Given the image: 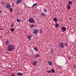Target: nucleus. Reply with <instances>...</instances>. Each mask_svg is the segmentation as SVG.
Masks as SVG:
<instances>
[{
  "mask_svg": "<svg viewBox=\"0 0 76 76\" xmlns=\"http://www.w3.org/2000/svg\"><path fill=\"white\" fill-rule=\"evenodd\" d=\"M8 51H13L14 50L15 47L13 45H8Z\"/></svg>",
  "mask_w": 76,
  "mask_h": 76,
  "instance_id": "nucleus-1",
  "label": "nucleus"
},
{
  "mask_svg": "<svg viewBox=\"0 0 76 76\" xmlns=\"http://www.w3.org/2000/svg\"><path fill=\"white\" fill-rule=\"evenodd\" d=\"M28 22L30 23H34L35 22V21L33 20L32 18H30L28 19Z\"/></svg>",
  "mask_w": 76,
  "mask_h": 76,
  "instance_id": "nucleus-2",
  "label": "nucleus"
},
{
  "mask_svg": "<svg viewBox=\"0 0 76 76\" xmlns=\"http://www.w3.org/2000/svg\"><path fill=\"white\" fill-rule=\"evenodd\" d=\"M33 33L35 35H37V33L38 32V29H34L33 30Z\"/></svg>",
  "mask_w": 76,
  "mask_h": 76,
  "instance_id": "nucleus-3",
  "label": "nucleus"
},
{
  "mask_svg": "<svg viewBox=\"0 0 76 76\" xmlns=\"http://www.w3.org/2000/svg\"><path fill=\"white\" fill-rule=\"evenodd\" d=\"M16 3L18 4H19L22 3V0H17Z\"/></svg>",
  "mask_w": 76,
  "mask_h": 76,
  "instance_id": "nucleus-4",
  "label": "nucleus"
},
{
  "mask_svg": "<svg viewBox=\"0 0 76 76\" xmlns=\"http://www.w3.org/2000/svg\"><path fill=\"white\" fill-rule=\"evenodd\" d=\"M59 46L60 48H63L64 47V44L63 43H61L59 44Z\"/></svg>",
  "mask_w": 76,
  "mask_h": 76,
  "instance_id": "nucleus-5",
  "label": "nucleus"
},
{
  "mask_svg": "<svg viewBox=\"0 0 76 76\" xmlns=\"http://www.w3.org/2000/svg\"><path fill=\"white\" fill-rule=\"evenodd\" d=\"M48 63L49 65V66H53V63L51 61H49L48 62Z\"/></svg>",
  "mask_w": 76,
  "mask_h": 76,
  "instance_id": "nucleus-6",
  "label": "nucleus"
},
{
  "mask_svg": "<svg viewBox=\"0 0 76 76\" xmlns=\"http://www.w3.org/2000/svg\"><path fill=\"white\" fill-rule=\"evenodd\" d=\"M61 30H62L63 32H64L66 31V28L65 27H62L61 28Z\"/></svg>",
  "mask_w": 76,
  "mask_h": 76,
  "instance_id": "nucleus-7",
  "label": "nucleus"
},
{
  "mask_svg": "<svg viewBox=\"0 0 76 76\" xmlns=\"http://www.w3.org/2000/svg\"><path fill=\"white\" fill-rule=\"evenodd\" d=\"M28 40H31L32 39V36H28Z\"/></svg>",
  "mask_w": 76,
  "mask_h": 76,
  "instance_id": "nucleus-8",
  "label": "nucleus"
},
{
  "mask_svg": "<svg viewBox=\"0 0 76 76\" xmlns=\"http://www.w3.org/2000/svg\"><path fill=\"white\" fill-rule=\"evenodd\" d=\"M38 63V62L37 61H34L33 62V65H34V66H36L37 65V64Z\"/></svg>",
  "mask_w": 76,
  "mask_h": 76,
  "instance_id": "nucleus-9",
  "label": "nucleus"
},
{
  "mask_svg": "<svg viewBox=\"0 0 76 76\" xmlns=\"http://www.w3.org/2000/svg\"><path fill=\"white\" fill-rule=\"evenodd\" d=\"M6 7L7 9H10V5L8 4L6 5Z\"/></svg>",
  "mask_w": 76,
  "mask_h": 76,
  "instance_id": "nucleus-10",
  "label": "nucleus"
},
{
  "mask_svg": "<svg viewBox=\"0 0 76 76\" xmlns=\"http://www.w3.org/2000/svg\"><path fill=\"white\" fill-rule=\"evenodd\" d=\"M41 15H42V17H43V18H44V17H45V16H46V15H45V14L44 13H42L41 14Z\"/></svg>",
  "mask_w": 76,
  "mask_h": 76,
  "instance_id": "nucleus-11",
  "label": "nucleus"
},
{
  "mask_svg": "<svg viewBox=\"0 0 76 76\" xmlns=\"http://www.w3.org/2000/svg\"><path fill=\"white\" fill-rule=\"evenodd\" d=\"M40 57V56L39 54H36L35 55V57L36 58H38V57Z\"/></svg>",
  "mask_w": 76,
  "mask_h": 76,
  "instance_id": "nucleus-12",
  "label": "nucleus"
},
{
  "mask_svg": "<svg viewBox=\"0 0 76 76\" xmlns=\"http://www.w3.org/2000/svg\"><path fill=\"white\" fill-rule=\"evenodd\" d=\"M53 20L55 22H57V18H55L53 19Z\"/></svg>",
  "mask_w": 76,
  "mask_h": 76,
  "instance_id": "nucleus-13",
  "label": "nucleus"
},
{
  "mask_svg": "<svg viewBox=\"0 0 76 76\" xmlns=\"http://www.w3.org/2000/svg\"><path fill=\"white\" fill-rule=\"evenodd\" d=\"M17 75L19 76H22V73L21 72H18L17 73Z\"/></svg>",
  "mask_w": 76,
  "mask_h": 76,
  "instance_id": "nucleus-14",
  "label": "nucleus"
},
{
  "mask_svg": "<svg viewBox=\"0 0 76 76\" xmlns=\"http://www.w3.org/2000/svg\"><path fill=\"white\" fill-rule=\"evenodd\" d=\"M10 31H11V32H14V31H15V28H11Z\"/></svg>",
  "mask_w": 76,
  "mask_h": 76,
  "instance_id": "nucleus-15",
  "label": "nucleus"
},
{
  "mask_svg": "<svg viewBox=\"0 0 76 76\" xmlns=\"http://www.w3.org/2000/svg\"><path fill=\"white\" fill-rule=\"evenodd\" d=\"M54 53V49H52L50 50V53L51 54H53Z\"/></svg>",
  "mask_w": 76,
  "mask_h": 76,
  "instance_id": "nucleus-16",
  "label": "nucleus"
},
{
  "mask_svg": "<svg viewBox=\"0 0 76 76\" xmlns=\"http://www.w3.org/2000/svg\"><path fill=\"white\" fill-rule=\"evenodd\" d=\"M37 3H35L31 7V8H32V7H35V6H37Z\"/></svg>",
  "mask_w": 76,
  "mask_h": 76,
  "instance_id": "nucleus-17",
  "label": "nucleus"
},
{
  "mask_svg": "<svg viewBox=\"0 0 76 76\" xmlns=\"http://www.w3.org/2000/svg\"><path fill=\"white\" fill-rule=\"evenodd\" d=\"M9 9H10L9 10L10 12H11L13 10V8H12V7H10V8H9Z\"/></svg>",
  "mask_w": 76,
  "mask_h": 76,
  "instance_id": "nucleus-18",
  "label": "nucleus"
},
{
  "mask_svg": "<svg viewBox=\"0 0 76 76\" xmlns=\"http://www.w3.org/2000/svg\"><path fill=\"white\" fill-rule=\"evenodd\" d=\"M67 7L68 8V10H69V9H70V6L69 5H68L67 6Z\"/></svg>",
  "mask_w": 76,
  "mask_h": 76,
  "instance_id": "nucleus-19",
  "label": "nucleus"
},
{
  "mask_svg": "<svg viewBox=\"0 0 76 76\" xmlns=\"http://www.w3.org/2000/svg\"><path fill=\"white\" fill-rule=\"evenodd\" d=\"M72 4V1H68V4L71 5Z\"/></svg>",
  "mask_w": 76,
  "mask_h": 76,
  "instance_id": "nucleus-20",
  "label": "nucleus"
},
{
  "mask_svg": "<svg viewBox=\"0 0 76 76\" xmlns=\"http://www.w3.org/2000/svg\"><path fill=\"white\" fill-rule=\"evenodd\" d=\"M34 50H35V51H38V49L36 47H35L34 48Z\"/></svg>",
  "mask_w": 76,
  "mask_h": 76,
  "instance_id": "nucleus-21",
  "label": "nucleus"
},
{
  "mask_svg": "<svg viewBox=\"0 0 76 76\" xmlns=\"http://www.w3.org/2000/svg\"><path fill=\"white\" fill-rule=\"evenodd\" d=\"M5 44L6 45H9V42L7 41H6L5 42Z\"/></svg>",
  "mask_w": 76,
  "mask_h": 76,
  "instance_id": "nucleus-22",
  "label": "nucleus"
},
{
  "mask_svg": "<svg viewBox=\"0 0 76 76\" xmlns=\"http://www.w3.org/2000/svg\"><path fill=\"white\" fill-rule=\"evenodd\" d=\"M17 22H21V21L19 19H17Z\"/></svg>",
  "mask_w": 76,
  "mask_h": 76,
  "instance_id": "nucleus-23",
  "label": "nucleus"
},
{
  "mask_svg": "<svg viewBox=\"0 0 76 76\" xmlns=\"http://www.w3.org/2000/svg\"><path fill=\"white\" fill-rule=\"evenodd\" d=\"M55 26L56 27H57L58 26H59V25L58 23H56L55 24Z\"/></svg>",
  "mask_w": 76,
  "mask_h": 76,
  "instance_id": "nucleus-24",
  "label": "nucleus"
},
{
  "mask_svg": "<svg viewBox=\"0 0 76 76\" xmlns=\"http://www.w3.org/2000/svg\"><path fill=\"white\" fill-rule=\"evenodd\" d=\"M51 72H52V73H54V72H55V70L54 69H52L51 71Z\"/></svg>",
  "mask_w": 76,
  "mask_h": 76,
  "instance_id": "nucleus-25",
  "label": "nucleus"
},
{
  "mask_svg": "<svg viewBox=\"0 0 76 76\" xmlns=\"http://www.w3.org/2000/svg\"><path fill=\"white\" fill-rule=\"evenodd\" d=\"M44 11H45V12L46 13H47V9H43Z\"/></svg>",
  "mask_w": 76,
  "mask_h": 76,
  "instance_id": "nucleus-26",
  "label": "nucleus"
},
{
  "mask_svg": "<svg viewBox=\"0 0 76 76\" xmlns=\"http://www.w3.org/2000/svg\"><path fill=\"white\" fill-rule=\"evenodd\" d=\"M47 73H51V71H47Z\"/></svg>",
  "mask_w": 76,
  "mask_h": 76,
  "instance_id": "nucleus-27",
  "label": "nucleus"
},
{
  "mask_svg": "<svg viewBox=\"0 0 76 76\" xmlns=\"http://www.w3.org/2000/svg\"><path fill=\"white\" fill-rule=\"evenodd\" d=\"M31 26V27L32 28V27H34L35 26V25H34V24H32V25H31V26Z\"/></svg>",
  "mask_w": 76,
  "mask_h": 76,
  "instance_id": "nucleus-28",
  "label": "nucleus"
},
{
  "mask_svg": "<svg viewBox=\"0 0 76 76\" xmlns=\"http://www.w3.org/2000/svg\"><path fill=\"white\" fill-rule=\"evenodd\" d=\"M1 4L2 5H3V4H4V2L3 1H1Z\"/></svg>",
  "mask_w": 76,
  "mask_h": 76,
  "instance_id": "nucleus-29",
  "label": "nucleus"
},
{
  "mask_svg": "<svg viewBox=\"0 0 76 76\" xmlns=\"http://www.w3.org/2000/svg\"><path fill=\"white\" fill-rule=\"evenodd\" d=\"M11 76H15V73H12Z\"/></svg>",
  "mask_w": 76,
  "mask_h": 76,
  "instance_id": "nucleus-30",
  "label": "nucleus"
},
{
  "mask_svg": "<svg viewBox=\"0 0 76 76\" xmlns=\"http://www.w3.org/2000/svg\"><path fill=\"white\" fill-rule=\"evenodd\" d=\"M69 20H72V18L71 17H69Z\"/></svg>",
  "mask_w": 76,
  "mask_h": 76,
  "instance_id": "nucleus-31",
  "label": "nucleus"
},
{
  "mask_svg": "<svg viewBox=\"0 0 76 76\" xmlns=\"http://www.w3.org/2000/svg\"><path fill=\"white\" fill-rule=\"evenodd\" d=\"M11 27H13V23H12L11 24Z\"/></svg>",
  "mask_w": 76,
  "mask_h": 76,
  "instance_id": "nucleus-32",
  "label": "nucleus"
},
{
  "mask_svg": "<svg viewBox=\"0 0 76 76\" xmlns=\"http://www.w3.org/2000/svg\"><path fill=\"white\" fill-rule=\"evenodd\" d=\"M42 30H41V29H40V30L39 33L41 34V33H42Z\"/></svg>",
  "mask_w": 76,
  "mask_h": 76,
  "instance_id": "nucleus-33",
  "label": "nucleus"
},
{
  "mask_svg": "<svg viewBox=\"0 0 76 76\" xmlns=\"http://www.w3.org/2000/svg\"><path fill=\"white\" fill-rule=\"evenodd\" d=\"M74 68H76V65H74Z\"/></svg>",
  "mask_w": 76,
  "mask_h": 76,
  "instance_id": "nucleus-34",
  "label": "nucleus"
},
{
  "mask_svg": "<svg viewBox=\"0 0 76 76\" xmlns=\"http://www.w3.org/2000/svg\"><path fill=\"white\" fill-rule=\"evenodd\" d=\"M70 58H71V57L70 56H69V57L68 58V59H70Z\"/></svg>",
  "mask_w": 76,
  "mask_h": 76,
  "instance_id": "nucleus-35",
  "label": "nucleus"
},
{
  "mask_svg": "<svg viewBox=\"0 0 76 76\" xmlns=\"http://www.w3.org/2000/svg\"><path fill=\"white\" fill-rule=\"evenodd\" d=\"M1 30H4L3 28H2L0 29V31H1Z\"/></svg>",
  "mask_w": 76,
  "mask_h": 76,
  "instance_id": "nucleus-36",
  "label": "nucleus"
},
{
  "mask_svg": "<svg viewBox=\"0 0 76 76\" xmlns=\"http://www.w3.org/2000/svg\"><path fill=\"white\" fill-rule=\"evenodd\" d=\"M65 46H67V44H65L64 45Z\"/></svg>",
  "mask_w": 76,
  "mask_h": 76,
  "instance_id": "nucleus-37",
  "label": "nucleus"
},
{
  "mask_svg": "<svg viewBox=\"0 0 76 76\" xmlns=\"http://www.w3.org/2000/svg\"><path fill=\"white\" fill-rule=\"evenodd\" d=\"M15 4H13V3H12V6H14Z\"/></svg>",
  "mask_w": 76,
  "mask_h": 76,
  "instance_id": "nucleus-38",
  "label": "nucleus"
},
{
  "mask_svg": "<svg viewBox=\"0 0 76 76\" xmlns=\"http://www.w3.org/2000/svg\"><path fill=\"white\" fill-rule=\"evenodd\" d=\"M0 13H1V10H0Z\"/></svg>",
  "mask_w": 76,
  "mask_h": 76,
  "instance_id": "nucleus-39",
  "label": "nucleus"
},
{
  "mask_svg": "<svg viewBox=\"0 0 76 76\" xmlns=\"http://www.w3.org/2000/svg\"><path fill=\"white\" fill-rule=\"evenodd\" d=\"M0 28H1V26H0Z\"/></svg>",
  "mask_w": 76,
  "mask_h": 76,
  "instance_id": "nucleus-40",
  "label": "nucleus"
}]
</instances>
